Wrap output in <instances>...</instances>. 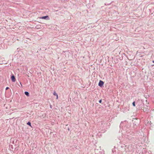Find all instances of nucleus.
Wrapping results in <instances>:
<instances>
[{"label": "nucleus", "instance_id": "1", "mask_svg": "<svg viewBox=\"0 0 154 154\" xmlns=\"http://www.w3.org/2000/svg\"><path fill=\"white\" fill-rule=\"evenodd\" d=\"M40 18L42 19H46L48 20L49 19V17L48 16H45L42 17H40Z\"/></svg>", "mask_w": 154, "mask_h": 154}, {"label": "nucleus", "instance_id": "2", "mask_svg": "<svg viewBox=\"0 0 154 154\" xmlns=\"http://www.w3.org/2000/svg\"><path fill=\"white\" fill-rule=\"evenodd\" d=\"M104 82L103 81L100 80L98 84V85L100 87H102L103 85Z\"/></svg>", "mask_w": 154, "mask_h": 154}, {"label": "nucleus", "instance_id": "3", "mask_svg": "<svg viewBox=\"0 0 154 154\" xmlns=\"http://www.w3.org/2000/svg\"><path fill=\"white\" fill-rule=\"evenodd\" d=\"M11 79L12 81L13 82H15L16 81V79L14 75H12L11 76Z\"/></svg>", "mask_w": 154, "mask_h": 154}, {"label": "nucleus", "instance_id": "4", "mask_svg": "<svg viewBox=\"0 0 154 154\" xmlns=\"http://www.w3.org/2000/svg\"><path fill=\"white\" fill-rule=\"evenodd\" d=\"M143 110L144 112H146L148 109V107H143Z\"/></svg>", "mask_w": 154, "mask_h": 154}, {"label": "nucleus", "instance_id": "5", "mask_svg": "<svg viewBox=\"0 0 154 154\" xmlns=\"http://www.w3.org/2000/svg\"><path fill=\"white\" fill-rule=\"evenodd\" d=\"M25 94L27 96H29V93L28 92L26 91L25 92Z\"/></svg>", "mask_w": 154, "mask_h": 154}, {"label": "nucleus", "instance_id": "6", "mask_svg": "<svg viewBox=\"0 0 154 154\" xmlns=\"http://www.w3.org/2000/svg\"><path fill=\"white\" fill-rule=\"evenodd\" d=\"M27 124L28 125H29L30 126H31V123L29 122H28L27 123Z\"/></svg>", "mask_w": 154, "mask_h": 154}, {"label": "nucleus", "instance_id": "7", "mask_svg": "<svg viewBox=\"0 0 154 154\" xmlns=\"http://www.w3.org/2000/svg\"><path fill=\"white\" fill-rule=\"evenodd\" d=\"M53 94L54 95H56V96H57V94H56V93H55V91H54V93H53Z\"/></svg>", "mask_w": 154, "mask_h": 154}, {"label": "nucleus", "instance_id": "8", "mask_svg": "<svg viewBox=\"0 0 154 154\" xmlns=\"http://www.w3.org/2000/svg\"><path fill=\"white\" fill-rule=\"evenodd\" d=\"M132 104L133 105V106H135V102H134L133 103H132Z\"/></svg>", "mask_w": 154, "mask_h": 154}, {"label": "nucleus", "instance_id": "9", "mask_svg": "<svg viewBox=\"0 0 154 154\" xmlns=\"http://www.w3.org/2000/svg\"><path fill=\"white\" fill-rule=\"evenodd\" d=\"M99 102L100 103H101V102H102V100H100L99 101Z\"/></svg>", "mask_w": 154, "mask_h": 154}, {"label": "nucleus", "instance_id": "10", "mask_svg": "<svg viewBox=\"0 0 154 154\" xmlns=\"http://www.w3.org/2000/svg\"><path fill=\"white\" fill-rule=\"evenodd\" d=\"M9 88L8 87H7L6 88V90H7Z\"/></svg>", "mask_w": 154, "mask_h": 154}, {"label": "nucleus", "instance_id": "11", "mask_svg": "<svg viewBox=\"0 0 154 154\" xmlns=\"http://www.w3.org/2000/svg\"><path fill=\"white\" fill-rule=\"evenodd\" d=\"M56 96H57L56 98H57V99H58V95H57Z\"/></svg>", "mask_w": 154, "mask_h": 154}, {"label": "nucleus", "instance_id": "12", "mask_svg": "<svg viewBox=\"0 0 154 154\" xmlns=\"http://www.w3.org/2000/svg\"><path fill=\"white\" fill-rule=\"evenodd\" d=\"M152 62L154 63V61H153Z\"/></svg>", "mask_w": 154, "mask_h": 154}]
</instances>
